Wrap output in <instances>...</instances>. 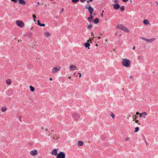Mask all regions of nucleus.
<instances>
[{
    "label": "nucleus",
    "instance_id": "45",
    "mask_svg": "<svg viewBox=\"0 0 158 158\" xmlns=\"http://www.w3.org/2000/svg\"><path fill=\"white\" fill-rule=\"evenodd\" d=\"M48 131V129H47V128H46L45 129V131Z\"/></svg>",
    "mask_w": 158,
    "mask_h": 158
},
{
    "label": "nucleus",
    "instance_id": "32",
    "mask_svg": "<svg viewBox=\"0 0 158 158\" xmlns=\"http://www.w3.org/2000/svg\"><path fill=\"white\" fill-rule=\"evenodd\" d=\"M11 1L14 2L15 3H16L17 1V0H11Z\"/></svg>",
    "mask_w": 158,
    "mask_h": 158
},
{
    "label": "nucleus",
    "instance_id": "11",
    "mask_svg": "<svg viewBox=\"0 0 158 158\" xmlns=\"http://www.w3.org/2000/svg\"><path fill=\"white\" fill-rule=\"evenodd\" d=\"M142 39L145 41H146L147 42H152L153 41V40H155V38L153 39H151L150 40H148V39H146L145 38L143 37H142Z\"/></svg>",
    "mask_w": 158,
    "mask_h": 158
},
{
    "label": "nucleus",
    "instance_id": "57",
    "mask_svg": "<svg viewBox=\"0 0 158 158\" xmlns=\"http://www.w3.org/2000/svg\"><path fill=\"white\" fill-rule=\"evenodd\" d=\"M139 125H140V123H138Z\"/></svg>",
    "mask_w": 158,
    "mask_h": 158
},
{
    "label": "nucleus",
    "instance_id": "49",
    "mask_svg": "<svg viewBox=\"0 0 158 158\" xmlns=\"http://www.w3.org/2000/svg\"><path fill=\"white\" fill-rule=\"evenodd\" d=\"M90 2H92L93 0H89Z\"/></svg>",
    "mask_w": 158,
    "mask_h": 158
},
{
    "label": "nucleus",
    "instance_id": "48",
    "mask_svg": "<svg viewBox=\"0 0 158 158\" xmlns=\"http://www.w3.org/2000/svg\"><path fill=\"white\" fill-rule=\"evenodd\" d=\"M91 34L92 35H93V32H92L91 33Z\"/></svg>",
    "mask_w": 158,
    "mask_h": 158
},
{
    "label": "nucleus",
    "instance_id": "38",
    "mask_svg": "<svg viewBox=\"0 0 158 158\" xmlns=\"http://www.w3.org/2000/svg\"><path fill=\"white\" fill-rule=\"evenodd\" d=\"M78 74H79V77H81V73H78Z\"/></svg>",
    "mask_w": 158,
    "mask_h": 158
},
{
    "label": "nucleus",
    "instance_id": "26",
    "mask_svg": "<svg viewBox=\"0 0 158 158\" xmlns=\"http://www.w3.org/2000/svg\"><path fill=\"white\" fill-rule=\"evenodd\" d=\"M139 128L138 127H136L135 128V130L134 131V132H137L139 131Z\"/></svg>",
    "mask_w": 158,
    "mask_h": 158
},
{
    "label": "nucleus",
    "instance_id": "47",
    "mask_svg": "<svg viewBox=\"0 0 158 158\" xmlns=\"http://www.w3.org/2000/svg\"><path fill=\"white\" fill-rule=\"evenodd\" d=\"M101 15L102 16H103V14H102H102H101Z\"/></svg>",
    "mask_w": 158,
    "mask_h": 158
},
{
    "label": "nucleus",
    "instance_id": "27",
    "mask_svg": "<svg viewBox=\"0 0 158 158\" xmlns=\"http://www.w3.org/2000/svg\"><path fill=\"white\" fill-rule=\"evenodd\" d=\"M130 140V138L128 137H127L125 139V141L126 142Z\"/></svg>",
    "mask_w": 158,
    "mask_h": 158
},
{
    "label": "nucleus",
    "instance_id": "54",
    "mask_svg": "<svg viewBox=\"0 0 158 158\" xmlns=\"http://www.w3.org/2000/svg\"><path fill=\"white\" fill-rule=\"evenodd\" d=\"M89 2V1H87V3H88Z\"/></svg>",
    "mask_w": 158,
    "mask_h": 158
},
{
    "label": "nucleus",
    "instance_id": "51",
    "mask_svg": "<svg viewBox=\"0 0 158 158\" xmlns=\"http://www.w3.org/2000/svg\"><path fill=\"white\" fill-rule=\"evenodd\" d=\"M39 4H40V3H39V2H37V4H38V5H39Z\"/></svg>",
    "mask_w": 158,
    "mask_h": 158
},
{
    "label": "nucleus",
    "instance_id": "55",
    "mask_svg": "<svg viewBox=\"0 0 158 158\" xmlns=\"http://www.w3.org/2000/svg\"><path fill=\"white\" fill-rule=\"evenodd\" d=\"M53 131H53V130H52V132H53Z\"/></svg>",
    "mask_w": 158,
    "mask_h": 158
},
{
    "label": "nucleus",
    "instance_id": "16",
    "mask_svg": "<svg viewBox=\"0 0 158 158\" xmlns=\"http://www.w3.org/2000/svg\"><path fill=\"white\" fill-rule=\"evenodd\" d=\"M85 48L88 47V49H89V47L90 45V44L88 42L85 43L84 45Z\"/></svg>",
    "mask_w": 158,
    "mask_h": 158
},
{
    "label": "nucleus",
    "instance_id": "7",
    "mask_svg": "<svg viewBox=\"0 0 158 158\" xmlns=\"http://www.w3.org/2000/svg\"><path fill=\"white\" fill-rule=\"evenodd\" d=\"M70 70L71 71H73L74 70L77 69V67L74 65H71L69 67Z\"/></svg>",
    "mask_w": 158,
    "mask_h": 158
},
{
    "label": "nucleus",
    "instance_id": "60",
    "mask_svg": "<svg viewBox=\"0 0 158 158\" xmlns=\"http://www.w3.org/2000/svg\"><path fill=\"white\" fill-rule=\"evenodd\" d=\"M157 5H158V3L157 4Z\"/></svg>",
    "mask_w": 158,
    "mask_h": 158
},
{
    "label": "nucleus",
    "instance_id": "21",
    "mask_svg": "<svg viewBox=\"0 0 158 158\" xmlns=\"http://www.w3.org/2000/svg\"><path fill=\"white\" fill-rule=\"evenodd\" d=\"M2 111L3 112H5L7 110V108L6 107H3L1 108Z\"/></svg>",
    "mask_w": 158,
    "mask_h": 158
},
{
    "label": "nucleus",
    "instance_id": "41",
    "mask_svg": "<svg viewBox=\"0 0 158 158\" xmlns=\"http://www.w3.org/2000/svg\"><path fill=\"white\" fill-rule=\"evenodd\" d=\"M135 122L136 123H138V120H135Z\"/></svg>",
    "mask_w": 158,
    "mask_h": 158
},
{
    "label": "nucleus",
    "instance_id": "53",
    "mask_svg": "<svg viewBox=\"0 0 158 158\" xmlns=\"http://www.w3.org/2000/svg\"><path fill=\"white\" fill-rule=\"evenodd\" d=\"M103 12H104V10H103L102 11V13H103Z\"/></svg>",
    "mask_w": 158,
    "mask_h": 158
},
{
    "label": "nucleus",
    "instance_id": "22",
    "mask_svg": "<svg viewBox=\"0 0 158 158\" xmlns=\"http://www.w3.org/2000/svg\"><path fill=\"white\" fill-rule=\"evenodd\" d=\"M30 90H31V91L33 92V91H34V90H35V88H34L31 85H30Z\"/></svg>",
    "mask_w": 158,
    "mask_h": 158
},
{
    "label": "nucleus",
    "instance_id": "19",
    "mask_svg": "<svg viewBox=\"0 0 158 158\" xmlns=\"http://www.w3.org/2000/svg\"><path fill=\"white\" fill-rule=\"evenodd\" d=\"M6 82L7 85H10L11 83V81H10V80L9 79H7L6 80Z\"/></svg>",
    "mask_w": 158,
    "mask_h": 158
},
{
    "label": "nucleus",
    "instance_id": "42",
    "mask_svg": "<svg viewBox=\"0 0 158 158\" xmlns=\"http://www.w3.org/2000/svg\"><path fill=\"white\" fill-rule=\"evenodd\" d=\"M68 77V78H69V79H70V78H71V76H69Z\"/></svg>",
    "mask_w": 158,
    "mask_h": 158
},
{
    "label": "nucleus",
    "instance_id": "15",
    "mask_svg": "<svg viewBox=\"0 0 158 158\" xmlns=\"http://www.w3.org/2000/svg\"><path fill=\"white\" fill-rule=\"evenodd\" d=\"M19 3L22 5H25L26 4V2L24 0H19Z\"/></svg>",
    "mask_w": 158,
    "mask_h": 158
},
{
    "label": "nucleus",
    "instance_id": "43",
    "mask_svg": "<svg viewBox=\"0 0 158 158\" xmlns=\"http://www.w3.org/2000/svg\"><path fill=\"white\" fill-rule=\"evenodd\" d=\"M135 46H134V47H133V50H135Z\"/></svg>",
    "mask_w": 158,
    "mask_h": 158
},
{
    "label": "nucleus",
    "instance_id": "50",
    "mask_svg": "<svg viewBox=\"0 0 158 158\" xmlns=\"http://www.w3.org/2000/svg\"><path fill=\"white\" fill-rule=\"evenodd\" d=\"M89 41H90V42L91 43V40L90 39Z\"/></svg>",
    "mask_w": 158,
    "mask_h": 158
},
{
    "label": "nucleus",
    "instance_id": "10",
    "mask_svg": "<svg viewBox=\"0 0 158 158\" xmlns=\"http://www.w3.org/2000/svg\"><path fill=\"white\" fill-rule=\"evenodd\" d=\"M88 10H89V12L90 13V15H91V14L94 11V9L90 5H89Z\"/></svg>",
    "mask_w": 158,
    "mask_h": 158
},
{
    "label": "nucleus",
    "instance_id": "61",
    "mask_svg": "<svg viewBox=\"0 0 158 158\" xmlns=\"http://www.w3.org/2000/svg\"><path fill=\"white\" fill-rule=\"evenodd\" d=\"M1 113V112H0V114Z\"/></svg>",
    "mask_w": 158,
    "mask_h": 158
},
{
    "label": "nucleus",
    "instance_id": "39",
    "mask_svg": "<svg viewBox=\"0 0 158 158\" xmlns=\"http://www.w3.org/2000/svg\"><path fill=\"white\" fill-rule=\"evenodd\" d=\"M136 115H138V114H139L140 115V114H141L140 113H139V112H137L136 113Z\"/></svg>",
    "mask_w": 158,
    "mask_h": 158
},
{
    "label": "nucleus",
    "instance_id": "58",
    "mask_svg": "<svg viewBox=\"0 0 158 158\" xmlns=\"http://www.w3.org/2000/svg\"><path fill=\"white\" fill-rule=\"evenodd\" d=\"M96 46H97V44H96Z\"/></svg>",
    "mask_w": 158,
    "mask_h": 158
},
{
    "label": "nucleus",
    "instance_id": "2",
    "mask_svg": "<svg viewBox=\"0 0 158 158\" xmlns=\"http://www.w3.org/2000/svg\"><path fill=\"white\" fill-rule=\"evenodd\" d=\"M117 27L118 28H119L120 29H121L122 30H123L124 31H126L127 32H129V30L128 29V28L124 26L123 25V24H118L117 26Z\"/></svg>",
    "mask_w": 158,
    "mask_h": 158
},
{
    "label": "nucleus",
    "instance_id": "31",
    "mask_svg": "<svg viewBox=\"0 0 158 158\" xmlns=\"http://www.w3.org/2000/svg\"><path fill=\"white\" fill-rule=\"evenodd\" d=\"M111 116L112 117V118H114V115L113 114H111Z\"/></svg>",
    "mask_w": 158,
    "mask_h": 158
},
{
    "label": "nucleus",
    "instance_id": "23",
    "mask_svg": "<svg viewBox=\"0 0 158 158\" xmlns=\"http://www.w3.org/2000/svg\"><path fill=\"white\" fill-rule=\"evenodd\" d=\"M50 33L49 32H48V31L45 32V35L46 36L48 37V36H50Z\"/></svg>",
    "mask_w": 158,
    "mask_h": 158
},
{
    "label": "nucleus",
    "instance_id": "35",
    "mask_svg": "<svg viewBox=\"0 0 158 158\" xmlns=\"http://www.w3.org/2000/svg\"><path fill=\"white\" fill-rule=\"evenodd\" d=\"M136 116H133V121H134L135 120V117Z\"/></svg>",
    "mask_w": 158,
    "mask_h": 158
},
{
    "label": "nucleus",
    "instance_id": "17",
    "mask_svg": "<svg viewBox=\"0 0 158 158\" xmlns=\"http://www.w3.org/2000/svg\"><path fill=\"white\" fill-rule=\"evenodd\" d=\"M37 22H38V24L40 26H45V24H44V23H41L40 22V21L39 20H38L37 21Z\"/></svg>",
    "mask_w": 158,
    "mask_h": 158
},
{
    "label": "nucleus",
    "instance_id": "9",
    "mask_svg": "<svg viewBox=\"0 0 158 158\" xmlns=\"http://www.w3.org/2000/svg\"><path fill=\"white\" fill-rule=\"evenodd\" d=\"M58 149H53L51 152V154L52 155L56 156L57 154V150Z\"/></svg>",
    "mask_w": 158,
    "mask_h": 158
},
{
    "label": "nucleus",
    "instance_id": "30",
    "mask_svg": "<svg viewBox=\"0 0 158 158\" xmlns=\"http://www.w3.org/2000/svg\"><path fill=\"white\" fill-rule=\"evenodd\" d=\"M32 16H33V18L34 19V21H35V19L36 18V16H35V15H32Z\"/></svg>",
    "mask_w": 158,
    "mask_h": 158
},
{
    "label": "nucleus",
    "instance_id": "12",
    "mask_svg": "<svg viewBox=\"0 0 158 158\" xmlns=\"http://www.w3.org/2000/svg\"><path fill=\"white\" fill-rule=\"evenodd\" d=\"M147 115V113L145 112H143L140 114V117H142L144 118H146V116Z\"/></svg>",
    "mask_w": 158,
    "mask_h": 158
},
{
    "label": "nucleus",
    "instance_id": "56",
    "mask_svg": "<svg viewBox=\"0 0 158 158\" xmlns=\"http://www.w3.org/2000/svg\"><path fill=\"white\" fill-rule=\"evenodd\" d=\"M130 2H132V1H131V0H130Z\"/></svg>",
    "mask_w": 158,
    "mask_h": 158
},
{
    "label": "nucleus",
    "instance_id": "40",
    "mask_svg": "<svg viewBox=\"0 0 158 158\" xmlns=\"http://www.w3.org/2000/svg\"><path fill=\"white\" fill-rule=\"evenodd\" d=\"M119 2L118 0H115V2Z\"/></svg>",
    "mask_w": 158,
    "mask_h": 158
},
{
    "label": "nucleus",
    "instance_id": "28",
    "mask_svg": "<svg viewBox=\"0 0 158 158\" xmlns=\"http://www.w3.org/2000/svg\"><path fill=\"white\" fill-rule=\"evenodd\" d=\"M90 17H89L88 18V19L89 20V21L90 22V21L91 20L92 18L93 17V16H92L91 15H90Z\"/></svg>",
    "mask_w": 158,
    "mask_h": 158
},
{
    "label": "nucleus",
    "instance_id": "3",
    "mask_svg": "<svg viewBox=\"0 0 158 158\" xmlns=\"http://www.w3.org/2000/svg\"><path fill=\"white\" fill-rule=\"evenodd\" d=\"M60 69V66H57L54 67L52 70V73L53 74L59 71Z\"/></svg>",
    "mask_w": 158,
    "mask_h": 158
},
{
    "label": "nucleus",
    "instance_id": "14",
    "mask_svg": "<svg viewBox=\"0 0 158 158\" xmlns=\"http://www.w3.org/2000/svg\"><path fill=\"white\" fill-rule=\"evenodd\" d=\"M59 138V136L56 134L53 135H52V138L54 140H56Z\"/></svg>",
    "mask_w": 158,
    "mask_h": 158
},
{
    "label": "nucleus",
    "instance_id": "34",
    "mask_svg": "<svg viewBox=\"0 0 158 158\" xmlns=\"http://www.w3.org/2000/svg\"><path fill=\"white\" fill-rule=\"evenodd\" d=\"M64 8L62 9H61L60 12L61 13H62L64 11Z\"/></svg>",
    "mask_w": 158,
    "mask_h": 158
},
{
    "label": "nucleus",
    "instance_id": "46",
    "mask_svg": "<svg viewBox=\"0 0 158 158\" xmlns=\"http://www.w3.org/2000/svg\"><path fill=\"white\" fill-rule=\"evenodd\" d=\"M98 38L99 39H100V38H101V37L100 36H99L98 37Z\"/></svg>",
    "mask_w": 158,
    "mask_h": 158
},
{
    "label": "nucleus",
    "instance_id": "8",
    "mask_svg": "<svg viewBox=\"0 0 158 158\" xmlns=\"http://www.w3.org/2000/svg\"><path fill=\"white\" fill-rule=\"evenodd\" d=\"M79 115L77 113H74L73 114L72 116L74 119L76 120L78 119Z\"/></svg>",
    "mask_w": 158,
    "mask_h": 158
},
{
    "label": "nucleus",
    "instance_id": "18",
    "mask_svg": "<svg viewBox=\"0 0 158 158\" xmlns=\"http://www.w3.org/2000/svg\"><path fill=\"white\" fill-rule=\"evenodd\" d=\"M83 144V143L82 141H78V146H82Z\"/></svg>",
    "mask_w": 158,
    "mask_h": 158
},
{
    "label": "nucleus",
    "instance_id": "24",
    "mask_svg": "<svg viewBox=\"0 0 158 158\" xmlns=\"http://www.w3.org/2000/svg\"><path fill=\"white\" fill-rule=\"evenodd\" d=\"M94 22L96 23H98L99 22V20L98 18L95 19H94Z\"/></svg>",
    "mask_w": 158,
    "mask_h": 158
},
{
    "label": "nucleus",
    "instance_id": "5",
    "mask_svg": "<svg viewBox=\"0 0 158 158\" xmlns=\"http://www.w3.org/2000/svg\"><path fill=\"white\" fill-rule=\"evenodd\" d=\"M30 154L32 156H35L38 154V152L36 149L31 150L30 151Z\"/></svg>",
    "mask_w": 158,
    "mask_h": 158
},
{
    "label": "nucleus",
    "instance_id": "59",
    "mask_svg": "<svg viewBox=\"0 0 158 158\" xmlns=\"http://www.w3.org/2000/svg\"><path fill=\"white\" fill-rule=\"evenodd\" d=\"M42 129H43V127H42Z\"/></svg>",
    "mask_w": 158,
    "mask_h": 158
},
{
    "label": "nucleus",
    "instance_id": "6",
    "mask_svg": "<svg viewBox=\"0 0 158 158\" xmlns=\"http://www.w3.org/2000/svg\"><path fill=\"white\" fill-rule=\"evenodd\" d=\"M16 22L19 27H22L24 26V24L22 21L17 20L16 21Z\"/></svg>",
    "mask_w": 158,
    "mask_h": 158
},
{
    "label": "nucleus",
    "instance_id": "20",
    "mask_svg": "<svg viewBox=\"0 0 158 158\" xmlns=\"http://www.w3.org/2000/svg\"><path fill=\"white\" fill-rule=\"evenodd\" d=\"M143 23L145 24H149V22L147 20L145 19L143 21Z\"/></svg>",
    "mask_w": 158,
    "mask_h": 158
},
{
    "label": "nucleus",
    "instance_id": "4",
    "mask_svg": "<svg viewBox=\"0 0 158 158\" xmlns=\"http://www.w3.org/2000/svg\"><path fill=\"white\" fill-rule=\"evenodd\" d=\"M65 155L64 152H60L57 155L56 158H65Z\"/></svg>",
    "mask_w": 158,
    "mask_h": 158
},
{
    "label": "nucleus",
    "instance_id": "33",
    "mask_svg": "<svg viewBox=\"0 0 158 158\" xmlns=\"http://www.w3.org/2000/svg\"><path fill=\"white\" fill-rule=\"evenodd\" d=\"M92 27V25H89L88 26V29H89L91 27Z\"/></svg>",
    "mask_w": 158,
    "mask_h": 158
},
{
    "label": "nucleus",
    "instance_id": "1",
    "mask_svg": "<svg viewBox=\"0 0 158 158\" xmlns=\"http://www.w3.org/2000/svg\"><path fill=\"white\" fill-rule=\"evenodd\" d=\"M122 64L124 66L128 68L130 67L131 65V62L128 59H127L122 58Z\"/></svg>",
    "mask_w": 158,
    "mask_h": 158
},
{
    "label": "nucleus",
    "instance_id": "36",
    "mask_svg": "<svg viewBox=\"0 0 158 158\" xmlns=\"http://www.w3.org/2000/svg\"><path fill=\"white\" fill-rule=\"evenodd\" d=\"M86 0H80V1L82 2H85V1H86Z\"/></svg>",
    "mask_w": 158,
    "mask_h": 158
},
{
    "label": "nucleus",
    "instance_id": "52",
    "mask_svg": "<svg viewBox=\"0 0 158 158\" xmlns=\"http://www.w3.org/2000/svg\"><path fill=\"white\" fill-rule=\"evenodd\" d=\"M85 8L86 9H87L88 8L86 7H85Z\"/></svg>",
    "mask_w": 158,
    "mask_h": 158
},
{
    "label": "nucleus",
    "instance_id": "13",
    "mask_svg": "<svg viewBox=\"0 0 158 158\" xmlns=\"http://www.w3.org/2000/svg\"><path fill=\"white\" fill-rule=\"evenodd\" d=\"M112 5L114 6V8L116 10L118 9L120 7V5L118 4H115L114 5L113 4Z\"/></svg>",
    "mask_w": 158,
    "mask_h": 158
},
{
    "label": "nucleus",
    "instance_id": "37",
    "mask_svg": "<svg viewBox=\"0 0 158 158\" xmlns=\"http://www.w3.org/2000/svg\"><path fill=\"white\" fill-rule=\"evenodd\" d=\"M122 0L124 2H126L128 1V0Z\"/></svg>",
    "mask_w": 158,
    "mask_h": 158
},
{
    "label": "nucleus",
    "instance_id": "29",
    "mask_svg": "<svg viewBox=\"0 0 158 158\" xmlns=\"http://www.w3.org/2000/svg\"><path fill=\"white\" fill-rule=\"evenodd\" d=\"M79 0H72V2L74 3H76L77 2H78Z\"/></svg>",
    "mask_w": 158,
    "mask_h": 158
},
{
    "label": "nucleus",
    "instance_id": "25",
    "mask_svg": "<svg viewBox=\"0 0 158 158\" xmlns=\"http://www.w3.org/2000/svg\"><path fill=\"white\" fill-rule=\"evenodd\" d=\"M120 10L121 11H123L124 10V6H121V7H120Z\"/></svg>",
    "mask_w": 158,
    "mask_h": 158
},
{
    "label": "nucleus",
    "instance_id": "44",
    "mask_svg": "<svg viewBox=\"0 0 158 158\" xmlns=\"http://www.w3.org/2000/svg\"><path fill=\"white\" fill-rule=\"evenodd\" d=\"M49 80L50 81H52V78H49Z\"/></svg>",
    "mask_w": 158,
    "mask_h": 158
}]
</instances>
